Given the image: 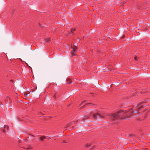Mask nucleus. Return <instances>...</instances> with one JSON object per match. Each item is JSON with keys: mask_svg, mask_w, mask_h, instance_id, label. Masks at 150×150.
I'll list each match as a JSON object with an SVG mask.
<instances>
[{"mask_svg": "<svg viewBox=\"0 0 150 150\" xmlns=\"http://www.w3.org/2000/svg\"><path fill=\"white\" fill-rule=\"evenodd\" d=\"M141 104H139L137 105L136 108L137 110H135L132 108L129 109L128 110L125 111L120 110L117 112L112 115L111 119L112 120L122 119H126L131 116L134 115V114L135 112L137 113H142L144 110L142 108L146 105H141Z\"/></svg>", "mask_w": 150, "mask_h": 150, "instance_id": "f257e3e1", "label": "nucleus"}, {"mask_svg": "<svg viewBox=\"0 0 150 150\" xmlns=\"http://www.w3.org/2000/svg\"><path fill=\"white\" fill-rule=\"evenodd\" d=\"M90 114V115H87L85 116H84V118H83V119H85V118H88L90 117V116L91 115H92L93 117L95 119H97L98 118H103L104 117L103 115L98 113H97L95 114H93L91 112Z\"/></svg>", "mask_w": 150, "mask_h": 150, "instance_id": "f03ea898", "label": "nucleus"}, {"mask_svg": "<svg viewBox=\"0 0 150 150\" xmlns=\"http://www.w3.org/2000/svg\"><path fill=\"white\" fill-rule=\"evenodd\" d=\"M86 147L87 148L91 149L94 148V146H92V145L90 144H87Z\"/></svg>", "mask_w": 150, "mask_h": 150, "instance_id": "7ed1b4c3", "label": "nucleus"}, {"mask_svg": "<svg viewBox=\"0 0 150 150\" xmlns=\"http://www.w3.org/2000/svg\"><path fill=\"white\" fill-rule=\"evenodd\" d=\"M93 105V104L91 103H87V104H86L85 105H83L82 107V108H85V107H87V106H92Z\"/></svg>", "mask_w": 150, "mask_h": 150, "instance_id": "20e7f679", "label": "nucleus"}, {"mask_svg": "<svg viewBox=\"0 0 150 150\" xmlns=\"http://www.w3.org/2000/svg\"><path fill=\"white\" fill-rule=\"evenodd\" d=\"M46 137L44 136L41 137L40 138V141H42L44 139H46Z\"/></svg>", "mask_w": 150, "mask_h": 150, "instance_id": "39448f33", "label": "nucleus"}, {"mask_svg": "<svg viewBox=\"0 0 150 150\" xmlns=\"http://www.w3.org/2000/svg\"><path fill=\"white\" fill-rule=\"evenodd\" d=\"M50 38H45V42H48L49 41H50Z\"/></svg>", "mask_w": 150, "mask_h": 150, "instance_id": "423d86ee", "label": "nucleus"}, {"mask_svg": "<svg viewBox=\"0 0 150 150\" xmlns=\"http://www.w3.org/2000/svg\"><path fill=\"white\" fill-rule=\"evenodd\" d=\"M4 128L5 129V130H8V126L7 125H4Z\"/></svg>", "mask_w": 150, "mask_h": 150, "instance_id": "0eeeda50", "label": "nucleus"}, {"mask_svg": "<svg viewBox=\"0 0 150 150\" xmlns=\"http://www.w3.org/2000/svg\"><path fill=\"white\" fill-rule=\"evenodd\" d=\"M146 113V112H144V117L143 118L141 119V120H143L146 117H147V116H146V115H145V114Z\"/></svg>", "mask_w": 150, "mask_h": 150, "instance_id": "6e6552de", "label": "nucleus"}, {"mask_svg": "<svg viewBox=\"0 0 150 150\" xmlns=\"http://www.w3.org/2000/svg\"><path fill=\"white\" fill-rule=\"evenodd\" d=\"M67 81L68 82V83H71V81L69 79H68Z\"/></svg>", "mask_w": 150, "mask_h": 150, "instance_id": "1a4fd4ad", "label": "nucleus"}, {"mask_svg": "<svg viewBox=\"0 0 150 150\" xmlns=\"http://www.w3.org/2000/svg\"><path fill=\"white\" fill-rule=\"evenodd\" d=\"M73 49V51H76V49L77 48L76 47H75V48H72Z\"/></svg>", "mask_w": 150, "mask_h": 150, "instance_id": "9d476101", "label": "nucleus"}, {"mask_svg": "<svg viewBox=\"0 0 150 150\" xmlns=\"http://www.w3.org/2000/svg\"><path fill=\"white\" fill-rule=\"evenodd\" d=\"M75 30V28L72 29L71 30V33H73V31Z\"/></svg>", "mask_w": 150, "mask_h": 150, "instance_id": "9b49d317", "label": "nucleus"}, {"mask_svg": "<svg viewBox=\"0 0 150 150\" xmlns=\"http://www.w3.org/2000/svg\"><path fill=\"white\" fill-rule=\"evenodd\" d=\"M72 56H74L75 55V54L74 53H72Z\"/></svg>", "mask_w": 150, "mask_h": 150, "instance_id": "f8f14e48", "label": "nucleus"}, {"mask_svg": "<svg viewBox=\"0 0 150 150\" xmlns=\"http://www.w3.org/2000/svg\"><path fill=\"white\" fill-rule=\"evenodd\" d=\"M134 59L135 60H137V57H134Z\"/></svg>", "mask_w": 150, "mask_h": 150, "instance_id": "ddd939ff", "label": "nucleus"}, {"mask_svg": "<svg viewBox=\"0 0 150 150\" xmlns=\"http://www.w3.org/2000/svg\"><path fill=\"white\" fill-rule=\"evenodd\" d=\"M77 45V44H74V46L75 47H76Z\"/></svg>", "mask_w": 150, "mask_h": 150, "instance_id": "4468645a", "label": "nucleus"}, {"mask_svg": "<svg viewBox=\"0 0 150 150\" xmlns=\"http://www.w3.org/2000/svg\"><path fill=\"white\" fill-rule=\"evenodd\" d=\"M2 130V131H3V132L4 133H6V132L5 131V130H4V129H3Z\"/></svg>", "mask_w": 150, "mask_h": 150, "instance_id": "2eb2a0df", "label": "nucleus"}, {"mask_svg": "<svg viewBox=\"0 0 150 150\" xmlns=\"http://www.w3.org/2000/svg\"><path fill=\"white\" fill-rule=\"evenodd\" d=\"M84 102H85V101H83L80 104V105H81V104H83V103H84Z\"/></svg>", "mask_w": 150, "mask_h": 150, "instance_id": "dca6fc26", "label": "nucleus"}, {"mask_svg": "<svg viewBox=\"0 0 150 150\" xmlns=\"http://www.w3.org/2000/svg\"><path fill=\"white\" fill-rule=\"evenodd\" d=\"M31 148L30 147H29L28 148H27V149H31Z\"/></svg>", "mask_w": 150, "mask_h": 150, "instance_id": "f3484780", "label": "nucleus"}, {"mask_svg": "<svg viewBox=\"0 0 150 150\" xmlns=\"http://www.w3.org/2000/svg\"><path fill=\"white\" fill-rule=\"evenodd\" d=\"M53 97L54 98H55V97H56V94H54V95L53 96Z\"/></svg>", "mask_w": 150, "mask_h": 150, "instance_id": "a211bd4d", "label": "nucleus"}, {"mask_svg": "<svg viewBox=\"0 0 150 150\" xmlns=\"http://www.w3.org/2000/svg\"><path fill=\"white\" fill-rule=\"evenodd\" d=\"M28 94H24V96H25V95H28Z\"/></svg>", "mask_w": 150, "mask_h": 150, "instance_id": "6ab92c4d", "label": "nucleus"}, {"mask_svg": "<svg viewBox=\"0 0 150 150\" xmlns=\"http://www.w3.org/2000/svg\"><path fill=\"white\" fill-rule=\"evenodd\" d=\"M124 37H125V36H124V35H123V36H122V38H124Z\"/></svg>", "mask_w": 150, "mask_h": 150, "instance_id": "aec40b11", "label": "nucleus"}, {"mask_svg": "<svg viewBox=\"0 0 150 150\" xmlns=\"http://www.w3.org/2000/svg\"><path fill=\"white\" fill-rule=\"evenodd\" d=\"M28 67H30V68H31V67H29V66H28Z\"/></svg>", "mask_w": 150, "mask_h": 150, "instance_id": "412c9836", "label": "nucleus"}, {"mask_svg": "<svg viewBox=\"0 0 150 150\" xmlns=\"http://www.w3.org/2000/svg\"><path fill=\"white\" fill-rule=\"evenodd\" d=\"M145 102H143L142 103H145Z\"/></svg>", "mask_w": 150, "mask_h": 150, "instance_id": "4be33fe9", "label": "nucleus"}]
</instances>
